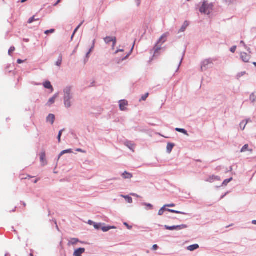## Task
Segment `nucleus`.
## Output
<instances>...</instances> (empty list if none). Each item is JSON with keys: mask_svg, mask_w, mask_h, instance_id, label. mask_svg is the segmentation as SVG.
<instances>
[{"mask_svg": "<svg viewBox=\"0 0 256 256\" xmlns=\"http://www.w3.org/2000/svg\"><path fill=\"white\" fill-rule=\"evenodd\" d=\"M72 86H66L63 90L64 92V106L68 108L72 106L73 102V94L72 93Z\"/></svg>", "mask_w": 256, "mask_h": 256, "instance_id": "1", "label": "nucleus"}, {"mask_svg": "<svg viewBox=\"0 0 256 256\" xmlns=\"http://www.w3.org/2000/svg\"><path fill=\"white\" fill-rule=\"evenodd\" d=\"M212 3H208V1L204 0L202 6L200 8V12L205 14H210L213 10Z\"/></svg>", "mask_w": 256, "mask_h": 256, "instance_id": "2", "label": "nucleus"}, {"mask_svg": "<svg viewBox=\"0 0 256 256\" xmlns=\"http://www.w3.org/2000/svg\"><path fill=\"white\" fill-rule=\"evenodd\" d=\"M215 60H216L212 58H209L202 60L201 62V70L202 72L208 69L210 66L213 64V62Z\"/></svg>", "mask_w": 256, "mask_h": 256, "instance_id": "3", "label": "nucleus"}, {"mask_svg": "<svg viewBox=\"0 0 256 256\" xmlns=\"http://www.w3.org/2000/svg\"><path fill=\"white\" fill-rule=\"evenodd\" d=\"M170 34L169 32H166L160 38L158 41V42L157 44H156L154 48H155V53L158 52L159 50L161 49L160 46H158V44L161 43V44H164V42H166V38L168 36H169Z\"/></svg>", "mask_w": 256, "mask_h": 256, "instance_id": "4", "label": "nucleus"}, {"mask_svg": "<svg viewBox=\"0 0 256 256\" xmlns=\"http://www.w3.org/2000/svg\"><path fill=\"white\" fill-rule=\"evenodd\" d=\"M164 227L166 230H180L182 229H184V228H187L188 226L186 224H181V225L173 226H168L165 225L164 226Z\"/></svg>", "mask_w": 256, "mask_h": 256, "instance_id": "5", "label": "nucleus"}, {"mask_svg": "<svg viewBox=\"0 0 256 256\" xmlns=\"http://www.w3.org/2000/svg\"><path fill=\"white\" fill-rule=\"evenodd\" d=\"M128 102L126 100H120L119 101L120 109L122 111H124L126 110V106H128Z\"/></svg>", "mask_w": 256, "mask_h": 256, "instance_id": "6", "label": "nucleus"}, {"mask_svg": "<svg viewBox=\"0 0 256 256\" xmlns=\"http://www.w3.org/2000/svg\"><path fill=\"white\" fill-rule=\"evenodd\" d=\"M104 41L106 44H108L110 42H112L114 44H116V37L106 36L104 38Z\"/></svg>", "mask_w": 256, "mask_h": 256, "instance_id": "7", "label": "nucleus"}, {"mask_svg": "<svg viewBox=\"0 0 256 256\" xmlns=\"http://www.w3.org/2000/svg\"><path fill=\"white\" fill-rule=\"evenodd\" d=\"M85 248H80L76 250L74 252V256H82V254L85 252Z\"/></svg>", "mask_w": 256, "mask_h": 256, "instance_id": "8", "label": "nucleus"}, {"mask_svg": "<svg viewBox=\"0 0 256 256\" xmlns=\"http://www.w3.org/2000/svg\"><path fill=\"white\" fill-rule=\"evenodd\" d=\"M240 58L243 62H248L250 59V56L246 52H243L240 54Z\"/></svg>", "mask_w": 256, "mask_h": 256, "instance_id": "9", "label": "nucleus"}, {"mask_svg": "<svg viewBox=\"0 0 256 256\" xmlns=\"http://www.w3.org/2000/svg\"><path fill=\"white\" fill-rule=\"evenodd\" d=\"M55 116L53 114H49L48 116L46 117V122L50 123L52 124L54 122Z\"/></svg>", "mask_w": 256, "mask_h": 256, "instance_id": "10", "label": "nucleus"}, {"mask_svg": "<svg viewBox=\"0 0 256 256\" xmlns=\"http://www.w3.org/2000/svg\"><path fill=\"white\" fill-rule=\"evenodd\" d=\"M214 180H220V178L218 176L213 175L210 176L206 181L210 182H213Z\"/></svg>", "mask_w": 256, "mask_h": 256, "instance_id": "11", "label": "nucleus"}, {"mask_svg": "<svg viewBox=\"0 0 256 256\" xmlns=\"http://www.w3.org/2000/svg\"><path fill=\"white\" fill-rule=\"evenodd\" d=\"M58 92L56 93L52 98L49 99L47 105L50 106L52 104H54L55 102L56 98H57L58 96Z\"/></svg>", "mask_w": 256, "mask_h": 256, "instance_id": "12", "label": "nucleus"}, {"mask_svg": "<svg viewBox=\"0 0 256 256\" xmlns=\"http://www.w3.org/2000/svg\"><path fill=\"white\" fill-rule=\"evenodd\" d=\"M40 162L42 163L43 166H44L46 164V154L44 152H42L40 154Z\"/></svg>", "mask_w": 256, "mask_h": 256, "instance_id": "13", "label": "nucleus"}, {"mask_svg": "<svg viewBox=\"0 0 256 256\" xmlns=\"http://www.w3.org/2000/svg\"><path fill=\"white\" fill-rule=\"evenodd\" d=\"M122 176L124 179H130L132 177V174L131 173L125 171L122 174Z\"/></svg>", "mask_w": 256, "mask_h": 256, "instance_id": "14", "label": "nucleus"}, {"mask_svg": "<svg viewBox=\"0 0 256 256\" xmlns=\"http://www.w3.org/2000/svg\"><path fill=\"white\" fill-rule=\"evenodd\" d=\"M80 242V240L77 238H72L68 242V246L74 245Z\"/></svg>", "mask_w": 256, "mask_h": 256, "instance_id": "15", "label": "nucleus"}, {"mask_svg": "<svg viewBox=\"0 0 256 256\" xmlns=\"http://www.w3.org/2000/svg\"><path fill=\"white\" fill-rule=\"evenodd\" d=\"M116 228L114 226H105L104 225L102 226V230L104 232H106L110 230L111 229Z\"/></svg>", "mask_w": 256, "mask_h": 256, "instance_id": "16", "label": "nucleus"}, {"mask_svg": "<svg viewBox=\"0 0 256 256\" xmlns=\"http://www.w3.org/2000/svg\"><path fill=\"white\" fill-rule=\"evenodd\" d=\"M188 25L189 22L188 21H185L184 24H182V26L181 27L180 29V30L178 32H184Z\"/></svg>", "mask_w": 256, "mask_h": 256, "instance_id": "17", "label": "nucleus"}, {"mask_svg": "<svg viewBox=\"0 0 256 256\" xmlns=\"http://www.w3.org/2000/svg\"><path fill=\"white\" fill-rule=\"evenodd\" d=\"M174 146V144L172 143H168L166 146V152L170 154Z\"/></svg>", "mask_w": 256, "mask_h": 256, "instance_id": "18", "label": "nucleus"}, {"mask_svg": "<svg viewBox=\"0 0 256 256\" xmlns=\"http://www.w3.org/2000/svg\"><path fill=\"white\" fill-rule=\"evenodd\" d=\"M43 85L46 88L50 89L52 90H54L50 82V81H46L44 83Z\"/></svg>", "mask_w": 256, "mask_h": 256, "instance_id": "19", "label": "nucleus"}, {"mask_svg": "<svg viewBox=\"0 0 256 256\" xmlns=\"http://www.w3.org/2000/svg\"><path fill=\"white\" fill-rule=\"evenodd\" d=\"M199 248V246L198 244H194L188 246L187 249L190 251H193Z\"/></svg>", "mask_w": 256, "mask_h": 256, "instance_id": "20", "label": "nucleus"}, {"mask_svg": "<svg viewBox=\"0 0 256 256\" xmlns=\"http://www.w3.org/2000/svg\"><path fill=\"white\" fill-rule=\"evenodd\" d=\"M72 149H68L66 150H62L59 154L58 157V160L60 159V158L64 154H68V153H72Z\"/></svg>", "mask_w": 256, "mask_h": 256, "instance_id": "21", "label": "nucleus"}, {"mask_svg": "<svg viewBox=\"0 0 256 256\" xmlns=\"http://www.w3.org/2000/svg\"><path fill=\"white\" fill-rule=\"evenodd\" d=\"M62 56L60 54L58 60L56 62V65L58 66H60L62 64Z\"/></svg>", "mask_w": 256, "mask_h": 256, "instance_id": "22", "label": "nucleus"}, {"mask_svg": "<svg viewBox=\"0 0 256 256\" xmlns=\"http://www.w3.org/2000/svg\"><path fill=\"white\" fill-rule=\"evenodd\" d=\"M175 130H176V131L182 133L186 136H188L187 131L184 128H175Z\"/></svg>", "mask_w": 256, "mask_h": 256, "instance_id": "23", "label": "nucleus"}, {"mask_svg": "<svg viewBox=\"0 0 256 256\" xmlns=\"http://www.w3.org/2000/svg\"><path fill=\"white\" fill-rule=\"evenodd\" d=\"M250 100L252 102H256V92H252L250 95Z\"/></svg>", "mask_w": 256, "mask_h": 256, "instance_id": "24", "label": "nucleus"}, {"mask_svg": "<svg viewBox=\"0 0 256 256\" xmlns=\"http://www.w3.org/2000/svg\"><path fill=\"white\" fill-rule=\"evenodd\" d=\"M166 211H168L169 212H172V213L182 214H187L186 213H185L184 212H180V211H178V210H171V209H167Z\"/></svg>", "mask_w": 256, "mask_h": 256, "instance_id": "25", "label": "nucleus"}, {"mask_svg": "<svg viewBox=\"0 0 256 256\" xmlns=\"http://www.w3.org/2000/svg\"><path fill=\"white\" fill-rule=\"evenodd\" d=\"M103 225H104V224L102 223H94V226L96 230L102 229V226Z\"/></svg>", "mask_w": 256, "mask_h": 256, "instance_id": "26", "label": "nucleus"}, {"mask_svg": "<svg viewBox=\"0 0 256 256\" xmlns=\"http://www.w3.org/2000/svg\"><path fill=\"white\" fill-rule=\"evenodd\" d=\"M248 144H246L244 145L243 146V147L242 148V149L240 150V152H246L247 150L250 151V152H252V149L248 150Z\"/></svg>", "mask_w": 256, "mask_h": 256, "instance_id": "27", "label": "nucleus"}, {"mask_svg": "<svg viewBox=\"0 0 256 256\" xmlns=\"http://www.w3.org/2000/svg\"><path fill=\"white\" fill-rule=\"evenodd\" d=\"M84 21H82L74 30L72 35V36L71 39L72 40L73 38V37L76 34V32L78 31V30L82 26V24L84 23Z\"/></svg>", "mask_w": 256, "mask_h": 256, "instance_id": "28", "label": "nucleus"}, {"mask_svg": "<svg viewBox=\"0 0 256 256\" xmlns=\"http://www.w3.org/2000/svg\"><path fill=\"white\" fill-rule=\"evenodd\" d=\"M167 209L164 206L162 207L158 211V214L159 216H162L165 210H166Z\"/></svg>", "mask_w": 256, "mask_h": 256, "instance_id": "29", "label": "nucleus"}, {"mask_svg": "<svg viewBox=\"0 0 256 256\" xmlns=\"http://www.w3.org/2000/svg\"><path fill=\"white\" fill-rule=\"evenodd\" d=\"M124 198L130 204L132 202V199L131 197L128 196H124Z\"/></svg>", "mask_w": 256, "mask_h": 256, "instance_id": "30", "label": "nucleus"}, {"mask_svg": "<svg viewBox=\"0 0 256 256\" xmlns=\"http://www.w3.org/2000/svg\"><path fill=\"white\" fill-rule=\"evenodd\" d=\"M232 180V178L225 180L222 182V185L226 186Z\"/></svg>", "mask_w": 256, "mask_h": 256, "instance_id": "31", "label": "nucleus"}, {"mask_svg": "<svg viewBox=\"0 0 256 256\" xmlns=\"http://www.w3.org/2000/svg\"><path fill=\"white\" fill-rule=\"evenodd\" d=\"M134 44L132 47V48H131L130 52H128V54L125 57L122 58V60H126L131 54L132 52L134 49Z\"/></svg>", "mask_w": 256, "mask_h": 256, "instance_id": "32", "label": "nucleus"}, {"mask_svg": "<svg viewBox=\"0 0 256 256\" xmlns=\"http://www.w3.org/2000/svg\"><path fill=\"white\" fill-rule=\"evenodd\" d=\"M38 20V18L36 19V18H35V16H33L31 17L30 18H29V20H28V22L29 23V24H31L32 22H34V21Z\"/></svg>", "mask_w": 256, "mask_h": 256, "instance_id": "33", "label": "nucleus"}, {"mask_svg": "<svg viewBox=\"0 0 256 256\" xmlns=\"http://www.w3.org/2000/svg\"><path fill=\"white\" fill-rule=\"evenodd\" d=\"M90 52H88L86 54V58H84V63H86L88 61V60L90 58Z\"/></svg>", "mask_w": 256, "mask_h": 256, "instance_id": "34", "label": "nucleus"}, {"mask_svg": "<svg viewBox=\"0 0 256 256\" xmlns=\"http://www.w3.org/2000/svg\"><path fill=\"white\" fill-rule=\"evenodd\" d=\"M246 74V72H242L238 74L236 76V78L238 79H239L240 78H241L242 76H244Z\"/></svg>", "mask_w": 256, "mask_h": 256, "instance_id": "35", "label": "nucleus"}, {"mask_svg": "<svg viewBox=\"0 0 256 256\" xmlns=\"http://www.w3.org/2000/svg\"><path fill=\"white\" fill-rule=\"evenodd\" d=\"M148 95H149V94L148 92L146 94H145L143 95L142 96L140 100V101H141V100L144 101V100H146V99L148 97Z\"/></svg>", "mask_w": 256, "mask_h": 256, "instance_id": "36", "label": "nucleus"}, {"mask_svg": "<svg viewBox=\"0 0 256 256\" xmlns=\"http://www.w3.org/2000/svg\"><path fill=\"white\" fill-rule=\"evenodd\" d=\"M126 146L130 150H132V151H134V146L133 144H131V143H130V142H127V144H126Z\"/></svg>", "mask_w": 256, "mask_h": 256, "instance_id": "37", "label": "nucleus"}, {"mask_svg": "<svg viewBox=\"0 0 256 256\" xmlns=\"http://www.w3.org/2000/svg\"><path fill=\"white\" fill-rule=\"evenodd\" d=\"M15 50V48L14 46H11L8 50V54L10 56H11L12 52H14Z\"/></svg>", "mask_w": 256, "mask_h": 256, "instance_id": "38", "label": "nucleus"}, {"mask_svg": "<svg viewBox=\"0 0 256 256\" xmlns=\"http://www.w3.org/2000/svg\"><path fill=\"white\" fill-rule=\"evenodd\" d=\"M142 205L147 206L150 210H152L153 208V206L150 204H147V203H143Z\"/></svg>", "mask_w": 256, "mask_h": 256, "instance_id": "39", "label": "nucleus"}, {"mask_svg": "<svg viewBox=\"0 0 256 256\" xmlns=\"http://www.w3.org/2000/svg\"><path fill=\"white\" fill-rule=\"evenodd\" d=\"M185 52H186V50H184V51L183 52L182 56V58H181V60H180V63H179V64H178V69H177V70H176V71H178V70L179 69V68H180V66L181 65V64H182V60H183L184 56V54H185Z\"/></svg>", "mask_w": 256, "mask_h": 256, "instance_id": "40", "label": "nucleus"}, {"mask_svg": "<svg viewBox=\"0 0 256 256\" xmlns=\"http://www.w3.org/2000/svg\"><path fill=\"white\" fill-rule=\"evenodd\" d=\"M54 32V29H50V30H47L45 31L44 34H48L50 33H53V32Z\"/></svg>", "mask_w": 256, "mask_h": 256, "instance_id": "41", "label": "nucleus"}, {"mask_svg": "<svg viewBox=\"0 0 256 256\" xmlns=\"http://www.w3.org/2000/svg\"><path fill=\"white\" fill-rule=\"evenodd\" d=\"M236 46H232L230 49V51L232 52V53H234L235 52H236Z\"/></svg>", "mask_w": 256, "mask_h": 256, "instance_id": "42", "label": "nucleus"}, {"mask_svg": "<svg viewBox=\"0 0 256 256\" xmlns=\"http://www.w3.org/2000/svg\"><path fill=\"white\" fill-rule=\"evenodd\" d=\"M248 122H251V120H250V119H248L246 120V122H245V124H244V126L243 128H242V130H244V128H245V127L246 125V124H248Z\"/></svg>", "mask_w": 256, "mask_h": 256, "instance_id": "43", "label": "nucleus"}, {"mask_svg": "<svg viewBox=\"0 0 256 256\" xmlns=\"http://www.w3.org/2000/svg\"><path fill=\"white\" fill-rule=\"evenodd\" d=\"M165 207H174L175 206V204H168L164 205Z\"/></svg>", "mask_w": 256, "mask_h": 256, "instance_id": "44", "label": "nucleus"}, {"mask_svg": "<svg viewBox=\"0 0 256 256\" xmlns=\"http://www.w3.org/2000/svg\"><path fill=\"white\" fill-rule=\"evenodd\" d=\"M158 248V246L157 244H154L153 246H152V250H156Z\"/></svg>", "mask_w": 256, "mask_h": 256, "instance_id": "45", "label": "nucleus"}, {"mask_svg": "<svg viewBox=\"0 0 256 256\" xmlns=\"http://www.w3.org/2000/svg\"><path fill=\"white\" fill-rule=\"evenodd\" d=\"M76 152H82V153H86V151L82 150V149L81 148H77L76 150Z\"/></svg>", "mask_w": 256, "mask_h": 256, "instance_id": "46", "label": "nucleus"}, {"mask_svg": "<svg viewBox=\"0 0 256 256\" xmlns=\"http://www.w3.org/2000/svg\"><path fill=\"white\" fill-rule=\"evenodd\" d=\"M136 2L138 6H139L141 3V0H136Z\"/></svg>", "mask_w": 256, "mask_h": 256, "instance_id": "47", "label": "nucleus"}, {"mask_svg": "<svg viewBox=\"0 0 256 256\" xmlns=\"http://www.w3.org/2000/svg\"><path fill=\"white\" fill-rule=\"evenodd\" d=\"M244 48H245V49H246L248 52H250V48L249 47L247 46H246V45H244Z\"/></svg>", "mask_w": 256, "mask_h": 256, "instance_id": "48", "label": "nucleus"}, {"mask_svg": "<svg viewBox=\"0 0 256 256\" xmlns=\"http://www.w3.org/2000/svg\"><path fill=\"white\" fill-rule=\"evenodd\" d=\"M245 124V122H244V120L242 121V122L240 123V128H241L242 130V128H243V126H244V125H243V124Z\"/></svg>", "mask_w": 256, "mask_h": 256, "instance_id": "49", "label": "nucleus"}, {"mask_svg": "<svg viewBox=\"0 0 256 256\" xmlns=\"http://www.w3.org/2000/svg\"><path fill=\"white\" fill-rule=\"evenodd\" d=\"M61 2V0H58L57 2L54 4V6H56L59 3H60Z\"/></svg>", "mask_w": 256, "mask_h": 256, "instance_id": "50", "label": "nucleus"}, {"mask_svg": "<svg viewBox=\"0 0 256 256\" xmlns=\"http://www.w3.org/2000/svg\"><path fill=\"white\" fill-rule=\"evenodd\" d=\"M94 222H92V220H89L88 221V224L90 225H93L94 226Z\"/></svg>", "mask_w": 256, "mask_h": 256, "instance_id": "51", "label": "nucleus"}, {"mask_svg": "<svg viewBox=\"0 0 256 256\" xmlns=\"http://www.w3.org/2000/svg\"><path fill=\"white\" fill-rule=\"evenodd\" d=\"M124 52V50H122V49H119V50H117L116 51L115 54H117L118 52Z\"/></svg>", "mask_w": 256, "mask_h": 256, "instance_id": "52", "label": "nucleus"}, {"mask_svg": "<svg viewBox=\"0 0 256 256\" xmlns=\"http://www.w3.org/2000/svg\"><path fill=\"white\" fill-rule=\"evenodd\" d=\"M23 62H24V60H20V59H18V60H17V62H18V64H22V63Z\"/></svg>", "mask_w": 256, "mask_h": 256, "instance_id": "53", "label": "nucleus"}, {"mask_svg": "<svg viewBox=\"0 0 256 256\" xmlns=\"http://www.w3.org/2000/svg\"><path fill=\"white\" fill-rule=\"evenodd\" d=\"M94 48V46H92L91 48H90L88 52H90L93 50Z\"/></svg>", "mask_w": 256, "mask_h": 256, "instance_id": "54", "label": "nucleus"}, {"mask_svg": "<svg viewBox=\"0 0 256 256\" xmlns=\"http://www.w3.org/2000/svg\"><path fill=\"white\" fill-rule=\"evenodd\" d=\"M94 48V46H92L91 48H90L88 52H90L93 50Z\"/></svg>", "mask_w": 256, "mask_h": 256, "instance_id": "55", "label": "nucleus"}, {"mask_svg": "<svg viewBox=\"0 0 256 256\" xmlns=\"http://www.w3.org/2000/svg\"><path fill=\"white\" fill-rule=\"evenodd\" d=\"M64 130V129L61 130L59 131L58 134L62 136V132Z\"/></svg>", "mask_w": 256, "mask_h": 256, "instance_id": "56", "label": "nucleus"}, {"mask_svg": "<svg viewBox=\"0 0 256 256\" xmlns=\"http://www.w3.org/2000/svg\"><path fill=\"white\" fill-rule=\"evenodd\" d=\"M124 224L125 226H126L128 229H130L132 228V226H129L128 224L127 223H126V222H124Z\"/></svg>", "mask_w": 256, "mask_h": 256, "instance_id": "57", "label": "nucleus"}, {"mask_svg": "<svg viewBox=\"0 0 256 256\" xmlns=\"http://www.w3.org/2000/svg\"><path fill=\"white\" fill-rule=\"evenodd\" d=\"M132 196H136V197H137V198H138L140 197V196L138 195L137 194H134V193H132L130 194Z\"/></svg>", "mask_w": 256, "mask_h": 256, "instance_id": "58", "label": "nucleus"}, {"mask_svg": "<svg viewBox=\"0 0 256 256\" xmlns=\"http://www.w3.org/2000/svg\"><path fill=\"white\" fill-rule=\"evenodd\" d=\"M61 136H60V135L58 134V142H60V138H61Z\"/></svg>", "mask_w": 256, "mask_h": 256, "instance_id": "59", "label": "nucleus"}, {"mask_svg": "<svg viewBox=\"0 0 256 256\" xmlns=\"http://www.w3.org/2000/svg\"><path fill=\"white\" fill-rule=\"evenodd\" d=\"M240 44H242L244 46V45H246L245 43L242 40L240 41Z\"/></svg>", "mask_w": 256, "mask_h": 256, "instance_id": "60", "label": "nucleus"}, {"mask_svg": "<svg viewBox=\"0 0 256 256\" xmlns=\"http://www.w3.org/2000/svg\"><path fill=\"white\" fill-rule=\"evenodd\" d=\"M252 223L256 225V220H253L252 222Z\"/></svg>", "mask_w": 256, "mask_h": 256, "instance_id": "61", "label": "nucleus"}, {"mask_svg": "<svg viewBox=\"0 0 256 256\" xmlns=\"http://www.w3.org/2000/svg\"><path fill=\"white\" fill-rule=\"evenodd\" d=\"M95 42H96V40H94L93 41H92V46H94L95 45Z\"/></svg>", "mask_w": 256, "mask_h": 256, "instance_id": "62", "label": "nucleus"}, {"mask_svg": "<svg viewBox=\"0 0 256 256\" xmlns=\"http://www.w3.org/2000/svg\"><path fill=\"white\" fill-rule=\"evenodd\" d=\"M38 179H36V180H34V184H36V183H37V182H38Z\"/></svg>", "mask_w": 256, "mask_h": 256, "instance_id": "63", "label": "nucleus"}, {"mask_svg": "<svg viewBox=\"0 0 256 256\" xmlns=\"http://www.w3.org/2000/svg\"><path fill=\"white\" fill-rule=\"evenodd\" d=\"M26 1H27V0H21L20 2L22 3H24V2H26Z\"/></svg>", "mask_w": 256, "mask_h": 256, "instance_id": "64", "label": "nucleus"}]
</instances>
